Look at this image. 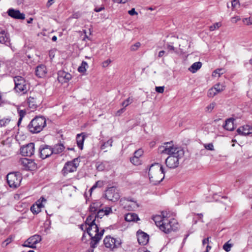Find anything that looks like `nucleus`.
<instances>
[{"mask_svg":"<svg viewBox=\"0 0 252 252\" xmlns=\"http://www.w3.org/2000/svg\"><path fill=\"white\" fill-rule=\"evenodd\" d=\"M148 175L151 182L155 185L159 184L164 178V171L162 165L158 163L152 164L149 168Z\"/></svg>","mask_w":252,"mask_h":252,"instance_id":"nucleus-1","label":"nucleus"},{"mask_svg":"<svg viewBox=\"0 0 252 252\" xmlns=\"http://www.w3.org/2000/svg\"><path fill=\"white\" fill-rule=\"evenodd\" d=\"M87 231L91 237L90 246L93 248H96L104 234V229H103L99 232L98 225L95 223L90 224L87 228Z\"/></svg>","mask_w":252,"mask_h":252,"instance_id":"nucleus-2","label":"nucleus"},{"mask_svg":"<svg viewBox=\"0 0 252 252\" xmlns=\"http://www.w3.org/2000/svg\"><path fill=\"white\" fill-rule=\"evenodd\" d=\"M46 126L45 118L42 116H38L35 117L31 121L28 127L31 132L37 133L42 130Z\"/></svg>","mask_w":252,"mask_h":252,"instance_id":"nucleus-3","label":"nucleus"},{"mask_svg":"<svg viewBox=\"0 0 252 252\" xmlns=\"http://www.w3.org/2000/svg\"><path fill=\"white\" fill-rule=\"evenodd\" d=\"M184 151L179 150L174 155L169 156L165 160V164L169 168H175L179 164V160L183 157Z\"/></svg>","mask_w":252,"mask_h":252,"instance_id":"nucleus-4","label":"nucleus"},{"mask_svg":"<svg viewBox=\"0 0 252 252\" xmlns=\"http://www.w3.org/2000/svg\"><path fill=\"white\" fill-rule=\"evenodd\" d=\"M178 226L179 224L176 220L172 219L169 220L166 218L162 222L159 229L165 233H168L171 231H175Z\"/></svg>","mask_w":252,"mask_h":252,"instance_id":"nucleus-5","label":"nucleus"},{"mask_svg":"<svg viewBox=\"0 0 252 252\" xmlns=\"http://www.w3.org/2000/svg\"><path fill=\"white\" fill-rule=\"evenodd\" d=\"M158 152L161 154H166L170 156L176 154L179 150H183L182 149L174 146L173 142L164 143L163 145L159 147Z\"/></svg>","mask_w":252,"mask_h":252,"instance_id":"nucleus-6","label":"nucleus"},{"mask_svg":"<svg viewBox=\"0 0 252 252\" xmlns=\"http://www.w3.org/2000/svg\"><path fill=\"white\" fill-rule=\"evenodd\" d=\"M30 89V85L27 81L21 76H17V93L21 95L26 94Z\"/></svg>","mask_w":252,"mask_h":252,"instance_id":"nucleus-7","label":"nucleus"},{"mask_svg":"<svg viewBox=\"0 0 252 252\" xmlns=\"http://www.w3.org/2000/svg\"><path fill=\"white\" fill-rule=\"evenodd\" d=\"M103 243L105 247L112 250L120 247L122 241L120 238H115L108 235L104 238Z\"/></svg>","mask_w":252,"mask_h":252,"instance_id":"nucleus-8","label":"nucleus"},{"mask_svg":"<svg viewBox=\"0 0 252 252\" xmlns=\"http://www.w3.org/2000/svg\"><path fill=\"white\" fill-rule=\"evenodd\" d=\"M18 165L25 170H34L36 168V164L33 160L27 158H21L18 161Z\"/></svg>","mask_w":252,"mask_h":252,"instance_id":"nucleus-9","label":"nucleus"},{"mask_svg":"<svg viewBox=\"0 0 252 252\" xmlns=\"http://www.w3.org/2000/svg\"><path fill=\"white\" fill-rule=\"evenodd\" d=\"M105 197L112 202L117 201L120 195L117 189L115 187L108 188L105 191Z\"/></svg>","mask_w":252,"mask_h":252,"instance_id":"nucleus-10","label":"nucleus"},{"mask_svg":"<svg viewBox=\"0 0 252 252\" xmlns=\"http://www.w3.org/2000/svg\"><path fill=\"white\" fill-rule=\"evenodd\" d=\"M78 161V158H74L71 161L67 162L62 170V173L64 176H65L69 173L73 172L76 171L78 164L76 163Z\"/></svg>","mask_w":252,"mask_h":252,"instance_id":"nucleus-11","label":"nucleus"},{"mask_svg":"<svg viewBox=\"0 0 252 252\" xmlns=\"http://www.w3.org/2000/svg\"><path fill=\"white\" fill-rule=\"evenodd\" d=\"M34 150V144L33 143H30L21 146L20 152L23 156L31 157L33 155Z\"/></svg>","mask_w":252,"mask_h":252,"instance_id":"nucleus-12","label":"nucleus"},{"mask_svg":"<svg viewBox=\"0 0 252 252\" xmlns=\"http://www.w3.org/2000/svg\"><path fill=\"white\" fill-rule=\"evenodd\" d=\"M41 240V238L39 235H34L26 241L23 244V246L32 248H35L36 244Z\"/></svg>","mask_w":252,"mask_h":252,"instance_id":"nucleus-13","label":"nucleus"},{"mask_svg":"<svg viewBox=\"0 0 252 252\" xmlns=\"http://www.w3.org/2000/svg\"><path fill=\"white\" fill-rule=\"evenodd\" d=\"M40 157L45 159L53 154L52 148L47 145H42L39 149Z\"/></svg>","mask_w":252,"mask_h":252,"instance_id":"nucleus-14","label":"nucleus"},{"mask_svg":"<svg viewBox=\"0 0 252 252\" xmlns=\"http://www.w3.org/2000/svg\"><path fill=\"white\" fill-rule=\"evenodd\" d=\"M46 200L43 197L37 200L35 203L33 204L31 207V211L34 214H37L41 211V209L43 207V202H46Z\"/></svg>","mask_w":252,"mask_h":252,"instance_id":"nucleus-15","label":"nucleus"},{"mask_svg":"<svg viewBox=\"0 0 252 252\" xmlns=\"http://www.w3.org/2000/svg\"><path fill=\"white\" fill-rule=\"evenodd\" d=\"M137 237L138 243L142 245L147 244L149 241V235L141 230L137 232Z\"/></svg>","mask_w":252,"mask_h":252,"instance_id":"nucleus-16","label":"nucleus"},{"mask_svg":"<svg viewBox=\"0 0 252 252\" xmlns=\"http://www.w3.org/2000/svg\"><path fill=\"white\" fill-rule=\"evenodd\" d=\"M7 183L9 187L16 188V172L9 173L6 176Z\"/></svg>","mask_w":252,"mask_h":252,"instance_id":"nucleus-17","label":"nucleus"},{"mask_svg":"<svg viewBox=\"0 0 252 252\" xmlns=\"http://www.w3.org/2000/svg\"><path fill=\"white\" fill-rule=\"evenodd\" d=\"M58 75V80L59 82L62 83L66 82L69 81L71 78V75L70 73L63 70L59 71Z\"/></svg>","mask_w":252,"mask_h":252,"instance_id":"nucleus-18","label":"nucleus"},{"mask_svg":"<svg viewBox=\"0 0 252 252\" xmlns=\"http://www.w3.org/2000/svg\"><path fill=\"white\" fill-rule=\"evenodd\" d=\"M96 212V214L95 213V218L101 219L104 215L107 216L112 213V210L111 207H105L104 209H99Z\"/></svg>","mask_w":252,"mask_h":252,"instance_id":"nucleus-19","label":"nucleus"},{"mask_svg":"<svg viewBox=\"0 0 252 252\" xmlns=\"http://www.w3.org/2000/svg\"><path fill=\"white\" fill-rule=\"evenodd\" d=\"M0 43L9 45L10 43V39L8 34L3 30H0Z\"/></svg>","mask_w":252,"mask_h":252,"instance_id":"nucleus-20","label":"nucleus"},{"mask_svg":"<svg viewBox=\"0 0 252 252\" xmlns=\"http://www.w3.org/2000/svg\"><path fill=\"white\" fill-rule=\"evenodd\" d=\"M47 73V69L43 64L38 65L35 69V74L39 78H42L45 76Z\"/></svg>","mask_w":252,"mask_h":252,"instance_id":"nucleus-21","label":"nucleus"},{"mask_svg":"<svg viewBox=\"0 0 252 252\" xmlns=\"http://www.w3.org/2000/svg\"><path fill=\"white\" fill-rule=\"evenodd\" d=\"M237 131L241 135H248L252 133V128L249 126L246 125L239 127Z\"/></svg>","mask_w":252,"mask_h":252,"instance_id":"nucleus-22","label":"nucleus"},{"mask_svg":"<svg viewBox=\"0 0 252 252\" xmlns=\"http://www.w3.org/2000/svg\"><path fill=\"white\" fill-rule=\"evenodd\" d=\"M85 138V135L83 133L78 134L76 136V142L78 147L80 150L83 148L84 141Z\"/></svg>","mask_w":252,"mask_h":252,"instance_id":"nucleus-23","label":"nucleus"},{"mask_svg":"<svg viewBox=\"0 0 252 252\" xmlns=\"http://www.w3.org/2000/svg\"><path fill=\"white\" fill-rule=\"evenodd\" d=\"M101 205L100 203L99 202L92 203L90 207V211L91 213H95L97 212L99 209H100V207H101Z\"/></svg>","mask_w":252,"mask_h":252,"instance_id":"nucleus-24","label":"nucleus"},{"mask_svg":"<svg viewBox=\"0 0 252 252\" xmlns=\"http://www.w3.org/2000/svg\"><path fill=\"white\" fill-rule=\"evenodd\" d=\"M125 220L126 221H136L139 220L138 216L134 213H128L125 216Z\"/></svg>","mask_w":252,"mask_h":252,"instance_id":"nucleus-25","label":"nucleus"},{"mask_svg":"<svg viewBox=\"0 0 252 252\" xmlns=\"http://www.w3.org/2000/svg\"><path fill=\"white\" fill-rule=\"evenodd\" d=\"M202 66V63L200 62H197L193 63L190 67L189 68V70L192 73L196 72L198 69H199Z\"/></svg>","mask_w":252,"mask_h":252,"instance_id":"nucleus-26","label":"nucleus"},{"mask_svg":"<svg viewBox=\"0 0 252 252\" xmlns=\"http://www.w3.org/2000/svg\"><path fill=\"white\" fill-rule=\"evenodd\" d=\"M233 120V119H228L226 120L223 127L227 130H232L234 129Z\"/></svg>","mask_w":252,"mask_h":252,"instance_id":"nucleus-27","label":"nucleus"},{"mask_svg":"<svg viewBox=\"0 0 252 252\" xmlns=\"http://www.w3.org/2000/svg\"><path fill=\"white\" fill-rule=\"evenodd\" d=\"M53 153L55 154H58L62 153L64 149V147L63 144H59L54 146L53 148H52Z\"/></svg>","mask_w":252,"mask_h":252,"instance_id":"nucleus-28","label":"nucleus"},{"mask_svg":"<svg viewBox=\"0 0 252 252\" xmlns=\"http://www.w3.org/2000/svg\"><path fill=\"white\" fill-rule=\"evenodd\" d=\"M166 218L161 216L160 215H156L153 217V220L155 221L156 225L160 227L162 222Z\"/></svg>","mask_w":252,"mask_h":252,"instance_id":"nucleus-29","label":"nucleus"},{"mask_svg":"<svg viewBox=\"0 0 252 252\" xmlns=\"http://www.w3.org/2000/svg\"><path fill=\"white\" fill-rule=\"evenodd\" d=\"M96 220V218H95V213H91L90 215H89L86 220L85 223L86 224L90 225V224L95 223V221Z\"/></svg>","mask_w":252,"mask_h":252,"instance_id":"nucleus-30","label":"nucleus"},{"mask_svg":"<svg viewBox=\"0 0 252 252\" xmlns=\"http://www.w3.org/2000/svg\"><path fill=\"white\" fill-rule=\"evenodd\" d=\"M88 67L87 63L83 61L81 65L78 67V70L79 72L84 73L86 71V68Z\"/></svg>","mask_w":252,"mask_h":252,"instance_id":"nucleus-31","label":"nucleus"},{"mask_svg":"<svg viewBox=\"0 0 252 252\" xmlns=\"http://www.w3.org/2000/svg\"><path fill=\"white\" fill-rule=\"evenodd\" d=\"M18 114L19 115V118L18 121L17 125L18 126H19L23 118L25 116L26 114V111L25 110H18Z\"/></svg>","mask_w":252,"mask_h":252,"instance_id":"nucleus-32","label":"nucleus"},{"mask_svg":"<svg viewBox=\"0 0 252 252\" xmlns=\"http://www.w3.org/2000/svg\"><path fill=\"white\" fill-rule=\"evenodd\" d=\"M230 241L231 240L228 241L223 246V249L226 252H229V251H230L231 248L233 246L232 244L229 243Z\"/></svg>","mask_w":252,"mask_h":252,"instance_id":"nucleus-33","label":"nucleus"},{"mask_svg":"<svg viewBox=\"0 0 252 252\" xmlns=\"http://www.w3.org/2000/svg\"><path fill=\"white\" fill-rule=\"evenodd\" d=\"M213 88L215 90V91L218 93H220L224 90V86L220 83L216 84Z\"/></svg>","mask_w":252,"mask_h":252,"instance_id":"nucleus-34","label":"nucleus"},{"mask_svg":"<svg viewBox=\"0 0 252 252\" xmlns=\"http://www.w3.org/2000/svg\"><path fill=\"white\" fill-rule=\"evenodd\" d=\"M224 73V70L223 68H218L215 70L212 73L213 77H216L217 74H218V77H220L221 74Z\"/></svg>","mask_w":252,"mask_h":252,"instance_id":"nucleus-35","label":"nucleus"},{"mask_svg":"<svg viewBox=\"0 0 252 252\" xmlns=\"http://www.w3.org/2000/svg\"><path fill=\"white\" fill-rule=\"evenodd\" d=\"M112 143H113V140L112 139H109L106 142H104L101 146V149L104 150L106 147L110 146L111 147L112 146Z\"/></svg>","mask_w":252,"mask_h":252,"instance_id":"nucleus-36","label":"nucleus"},{"mask_svg":"<svg viewBox=\"0 0 252 252\" xmlns=\"http://www.w3.org/2000/svg\"><path fill=\"white\" fill-rule=\"evenodd\" d=\"M130 162L134 165H139L141 164V161L140 159L137 158L136 157H133L130 158Z\"/></svg>","mask_w":252,"mask_h":252,"instance_id":"nucleus-37","label":"nucleus"},{"mask_svg":"<svg viewBox=\"0 0 252 252\" xmlns=\"http://www.w3.org/2000/svg\"><path fill=\"white\" fill-rule=\"evenodd\" d=\"M103 185V182L101 181H97L93 186V187L90 189V191L91 192V193L94 190V189H95L97 187H101Z\"/></svg>","mask_w":252,"mask_h":252,"instance_id":"nucleus-38","label":"nucleus"},{"mask_svg":"<svg viewBox=\"0 0 252 252\" xmlns=\"http://www.w3.org/2000/svg\"><path fill=\"white\" fill-rule=\"evenodd\" d=\"M7 14L13 19H16V10L13 8H10L8 10Z\"/></svg>","mask_w":252,"mask_h":252,"instance_id":"nucleus-39","label":"nucleus"},{"mask_svg":"<svg viewBox=\"0 0 252 252\" xmlns=\"http://www.w3.org/2000/svg\"><path fill=\"white\" fill-rule=\"evenodd\" d=\"M14 236H10L7 239H6L3 243H2V247H5L7 246L9 243H10L12 240L14 239Z\"/></svg>","mask_w":252,"mask_h":252,"instance_id":"nucleus-40","label":"nucleus"},{"mask_svg":"<svg viewBox=\"0 0 252 252\" xmlns=\"http://www.w3.org/2000/svg\"><path fill=\"white\" fill-rule=\"evenodd\" d=\"M217 94L218 93L215 91V90L214 89V88H212L209 90L208 92V96L210 97H213Z\"/></svg>","mask_w":252,"mask_h":252,"instance_id":"nucleus-41","label":"nucleus"},{"mask_svg":"<svg viewBox=\"0 0 252 252\" xmlns=\"http://www.w3.org/2000/svg\"><path fill=\"white\" fill-rule=\"evenodd\" d=\"M221 26V24L220 23H215L213 25L210 26L209 30L211 31H214L216 29L219 28Z\"/></svg>","mask_w":252,"mask_h":252,"instance_id":"nucleus-42","label":"nucleus"},{"mask_svg":"<svg viewBox=\"0 0 252 252\" xmlns=\"http://www.w3.org/2000/svg\"><path fill=\"white\" fill-rule=\"evenodd\" d=\"M10 121V120L9 119H2L0 120V127L5 126Z\"/></svg>","mask_w":252,"mask_h":252,"instance_id":"nucleus-43","label":"nucleus"},{"mask_svg":"<svg viewBox=\"0 0 252 252\" xmlns=\"http://www.w3.org/2000/svg\"><path fill=\"white\" fill-rule=\"evenodd\" d=\"M133 101V99L128 97L122 103V105L125 106V107L127 106L129 104L131 103Z\"/></svg>","mask_w":252,"mask_h":252,"instance_id":"nucleus-44","label":"nucleus"},{"mask_svg":"<svg viewBox=\"0 0 252 252\" xmlns=\"http://www.w3.org/2000/svg\"><path fill=\"white\" fill-rule=\"evenodd\" d=\"M216 103L212 102L206 107V111L211 112L214 108Z\"/></svg>","mask_w":252,"mask_h":252,"instance_id":"nucleus-45","label":"nucleus"},{"mask_svg":"<svg viewBox=\"0 0 252 252\" xmlns=\"http://www.w3.org/2000/svg\"><path fill=\"white\" fill-rule=\"evenodd\" d=\"M143 154V151L141 149H139L134 152L133 157H136L137 158H139Z\"/></svg>","mask_w":252,"mask_h":252,"instance_id":"nucleus-46","label":"nucleus"},{"mask_svg":"<svg viewBox=\"0 0 252 252\" xmlns=\"http://www.w3.org/2000/svg\"><path fill=\"white\" fill-rule=\"evenodd\" d=\"M25 19V15L23 13H21L19 10H17V19L24 20Z\"/></svg>","mask_w":252,"mask_h":252,"instance_id":"nucleus-47","label":"nucleus"},{"mask_svg":"<svg viewBox=\"0 0 252 252\" xmlns=\"http://www.w3.org/2000/svg\"><path fill=\"white\" fill-rule=\"evenodd\" d=\"M140 43L139 42H137L135 44L132 45L130 47L131 51H136L138 49V48L140 46Z\"/></svg>","mask_w":252,"mask_h":252,"instance_id":"nucleus-48","label":"nucleus"},{"mask_svg":"<svg viewBox=\"0 0 252 252\" xmlns=\"http://www.w3.org/2000/svg\"><path fill=\"white\" fill-rule=\"evenodd\" d=\"M204 147L206 149L208 150L213 151L214 150V146L212 143H209L207 144H205L204 145Z\"/></svg>","mask_w":252,"mask_h":252,"instance_id":"nucleus-49","label":"nucleus"},{"mask_svg":"<svg viewBox=\"0 0 252 252\" xmlns=\"http://www.w3.org/2000/svg\"><path fill=\"white\" fill-rule=\"evenodd\" d=\"M164 86H160V87H156V91L157 92L159 93H162L164 92Z\"/></svg>","mask_w":252,"mask_h":252,"instance_id":"nucleus-50","label":"nucleus"},{"mask_svg":"<svg viewBox=\"0 0 252 252\" xmlns=\"http://www.w3.org/2000/svg\"><path fill=\"white\" fill-rule=\"evenodd\" d=\"M111 63V61L110 59L107 60L102 63V66L103 67H106Z\"/></svg>","mask_w":252,"mask_h":252,"instance_id":"nucleus-51","label":"nucleus"},{"mask_svg":"<svg viewBox=\"0 0 252 252\" xmlns=\"http://www.w3.org/2000/svg\"><path fill=\"white\" fill-rule=\"evenodd\" d=\"M243 22L245 23L247 25H252V22H251V18H244L243 20Z\"/></svg>","mask_w":252,"mask_h":252,"instance_id":"nucleus-52","label":"nucleus"},{"mask_svg":"<svg viewBox=\"0 0 252 252\" xmlns=\"http://www.w3.org/2000/svg\"><path fill=\"white\" fill-rule=\"evenodd\" d=\"M128 13L130 15H132V16L137 14V12H136V11L135 10V8H133L131 10H129L128 11Z\"/></svg>","mask_w":252,"mask_h":252,"instance_id":"nucleus-53","label":"nucleus"},{"mask_svg":"<svg viewBox=\"0 0 252 252\" xmlns=\"http://www.w3.org/2000/svg\"><path fill=\"white\" fill-rule=\"evenodd\" d=\"M105 9V7L103 5H102L99 8H97V7H95L94 9V11L96 12H99L103 10H104Z\"/></svg>","mask_w":252,"mask_h":252,"instance_id":"nucleus-54","label":"nucleus"},{"mask_svg":"<svg viewBox=\"0 0 252 252\" xmlns=\"http://www.w3.org/2000/svg\"><path fill=\"white\" fill-rule=\"evenodd\" d=\"M240 20V18L239 17H234L231 18V22L232 23H236L237 22V21H239Z\"/></svg>","mask_w":252,"mask_h":252,"instance_id":"nucleus-55","label":"nucleus"},{"mask_svg":"<svg viewBox=\"0 0 252 252\" xmlns=\"http://www.w3.org/2000/svg\"><path fill=\"white\" fill-rule=\"evenodd\" d=\"M125 111V108H123L122 109H120V110L117 111V112L116 113V115L117 116H120Z\"/></svg>","mask_w":252,"mask_h":252,"instance_id":"nucleus-56","label":"nucleus"},{"mask_svg":"<svg viewBox=\"0 0 252 252\" xmlns=\"http://www.w3.org/2000/svg\"><path fill=\"white\" fill-rule=\"evenodd\" d=\"M54 3V1L53 0H48L47 4L46 6L47 7H50L53 3Z\"/></svg>","mask_w":252,"mask_h":252,"instance_id":"nucleus-57","label":"nucleus"},{"mask_svg":"<svg viewBox=\"0 0 252 252\" xmlns=\"http://www.w3.org/2000/svg\"><path fill=\"white\" fill-rule=\"evenodd\" d=\"M238 2V1H237V0H232V1H231L232 7L233 8L235 7L236 4Z\"/></svg>","mask_w":252,"mask_h":252,"instance_id":"nucleus-58","label":"nucleus"},{"mask_svg":"<svg viewBox=\"0 0 252 252\" xmlns=\"http://www.w3.org/2000/svg\"><path fill=\"white\" fill-rule=\"evenodd\" d=\"M165 54V51L162 50V51H160L159 53H158V56L159 58H160V57H162V56H163V55H164Z\"/></svg>","mask_w":252,"mask_h":252,"instance_id":"nucleus-59","label":"nucleus"},{"mask_svg":"<svg viewBox=\"0 0 252 252\" xmlns=\"http://www.w3.org/2000/svg\"><path fill=\"white\" fill-rule=\"evenodd\" d=\"M209 237H208L206 239H204L202 241L203 245H204L206 244H208L209 243Z\"/></svg>","mask_w":252,"mask_h":252,"instance_id":"nucleus-60","label":"nucleus"},{"mask_svg":"<svg viewBox=\"0 0 252 252\" xmlns=\"http://www.w3.org/2000/svg\"><path fill=\"white\" fill-rule=\"evenodd\" d=\"M167 48L169 50H174V47L172 45H168Z\"/></svg>","mask_w":252,"mask_h":252,"instance_id":"nucleus-61","label":"nucleus"},{"mask_svg":"<svg viewBox=\"0 0 252 252\" xmlns=\"http://www.w3.org/2000/svg\"><path fill=\"white\" fill-rule=\"evenodd\" d=\"M33 21V18H30L28 21H27V23L28 24H30V23H32V22Z\"/></svg>","mask_w":252,"mask_h":252,"instance_id":"nucleus-62","label":"nucleus"},{"mask_svg":"<svg viewBox=\"0 0 252 252\" xmlns=\"http://www.w3.org/2000/svg\"><path fill=\"white\" fill-rule=\"evenodd\" d=\"M211 247L209 245H207L205 252H208L209 250H210Z\"/></svg>","mask_w":252,"mask_h":252,"instance_id":"nucleus-63","label":"nucleus"},{"mask_svg":"<svg viewBox=\"0 0 252 252\" xmlns=\"http://www.w3.org/2000/svg\"><path fill=\"white\" fill-rule=\"evenodd\" d=\"M57 39V37L56 36H53L52 38V40L53 41H56Z\"/></svg>","mask_w":252,"mask_h":252,"instance_id":"nucleus-64","label":"nucleus"}]
</instances>
